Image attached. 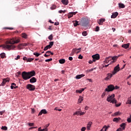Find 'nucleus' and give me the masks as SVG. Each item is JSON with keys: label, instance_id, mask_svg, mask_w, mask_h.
<instances>
[{"label": "nucleus", "instance_id": "1", "mask_svg": "<svg viewBox=\"0 0 131 131\" xmlns=\"http://www.w3.org/2000/svg\"><path fill=\"white\" fill-rule=\"evenodd\" d=\"M18 42H20V40L17 39L16 40H14V39H11L6 42V44L1 46V47L3 49H7L9 51H10V50H14L16 47L14 46L13 45H15V43H18Z\"/></svg>", "mask_w": 131, "mask_h": 131}, {"label": "nucleus", "instance_id": "2", "mask_svg": "<svg viewBox=\"0 0 131 131\" xmlns=\"http://www.w3.org/2000/svg\"><path fill=\"white\" fill-rule=\"evenodd\" d=\"M115 94H113L109 97H107L106 101L107 102H110V103H112V104H116L117 103V100L115 99Z\"/></svg>", "mask_w": 131, "mask_h": 131}, {"label": "nucleus", "instance_id": "3", "mask_svg": "<svg viewBox=\"0 0 131 131\" xmlns=\"http://www.w3.org/2000/svg\"><path fill=\"white\" fill-rule=\"evenodd\" d=\"M80 24L81 25V26L86 27L88 25H89V19L84 17L82 18L80 21Z\"/></svg>", "mask_w": 131, "mask_h": 131}, {"label": "nucleus", "instance_id": "4", "mask_svg": "<svg viewBox=\"0 0 131 131\" xmlns=\"http://www.w3.org/2000/svg\"><path fill=\"white\" fill-rule=\"evenodd\" d=\"M21 76L24 80H27V79H29L30 78L28 72H23L21 73Z\"/></svg>", "mask_w": 131, "mask_h": 131}, {"label": "nucleus", "instance_id": "5", "mask_svg": "<svg viewBox=\"0 0 131 131\" xmlns=\"http://www.w3.org/2000/svg\"><path fill=\"white\" fill-rule=\"evenodd\" d=\"M114 91V85L112 84H110L107 86V88L105 89V92L107 93H109L110 92H113Z\"/></svg>", "mask_w": 131, "mask_h": 131}, {"label": "nucleus", "instance_id": "6", "mask_svg": "<svg viewBox=\"0 0 131 131\" xmlns=\"http://www.w3.org/2000/svg\"><path fill=\"white\" fill-rule=\"evenodd\" d=\"M27 90H29V91L32 92L33 91H34V90H35V86L31 84H28L27 85Z\"/></svg>", "mask_w": 131, "mask_h": 131}, {"label": "nucleus", "instance_id": "7", "mask_svg": "<svg viewBox=\"0 0 131 131\" xmlns=\"http://www.w3.org/2000/svg\"><path fill=\"white\" fill-rule=\"evenodd\" d=\"M9 81H10V78H9L3 79L2 82L0 84V86H5V85H6V83H7V82H9Z\"/></svg>", "mask_w": 131, "mask_h": 131}, {"label": "nucleus", "instance_id": "8", "mask_svg": "<svg viewBox=\"0 0 131 131\" xmlns=\"http://www.w3.org/2000/svg\"><path fill=\"white\" fill-rule=\"evenodd\" d=\"M119 55L118 56H114V57H111L110 56L108 58H110V59H108V60H110L109 61L110 62V61H111V60H113V61H111V63H115V62H116V61L117 60V59H118V58H119Z\"/></svg>", "mask_w": 131, "mask_h": 131}, {"label": "nucleus", "instance_id": "9", "mask_svg": "<svg viewBox=\"0 0 131 131\" xmlns=\"http://www.w3.org/2000/svg\"><path fill=\"white\" fill-rule=\"evenodd\" d=\"M120 71V68L119 67V64H117V66H116L114 69V70L113 71V74H116V73H117V72H118L119 71Z\"/></svg>", "mask_w": 131, "mask_h": 131}, {"label": "nucleus", "instance_id": "10", "mask_svg": "<svg viewBox=\"0 0 131 131\" xmlns=\"http://www.w3.org/2000/svg\"><path fill=\"white\" fill-rule=\"evenodd\" d=\"M81 50V48H79V49H73L72 53L70 55V56H73L74 55V53H76V54H78V53H80V50Z\"/></svg>", "mask_w": 131, "mask_h": 131}, {"label": "nucleus", "instance_id": "11", "mask_svg": "<svg viewBox=\"0 0 131 131\" xmlns=\"http://www.w3.org/2000/svg\"><path fill=\"white\" fill-rule=\"evenodd\" d=\"M92 58L93 62H96L97 60H99L100 59V55L96 54L94 55H93Z\"/></svg>", "mask_w": 131, "mask_h": 131}, {"label": "nucleus", "instance_id": "12", "mask_svg": "<svg viewBox=\"0 0 131 131\" xmlns=\"http://www.w3.org/2000/svg\"><path fill=\"white\" fill-rule=\"evenodd\" d=\"M85 114V113L84 112H81L80 111H77L75 112V113H74V115H84V114Z\"/></svg>", "mask_w": 131, "mask_h": 131}, {"label": "nucleus", "instance_id": "13", "mask_svg": "<svg viewBox=\"0 0 131 131\" xmlns=\"http://www.w3.org/2000/svg\"><path fill=\"white\" fill-rule=\"evenodd\" d=\"M113 75H115V74H113V73L112 72V74L111 73H108L106 75V77L105 78L104 80H109V79H110V78H111L112 77V76H113Z\"/></svg>", "mask_w": 131, "mask_h": 131}, {"label": "nucleus", "instance_id": "14", "mask_svg": "<svg viewBox=\"0 0 131 131\" xmlns=\"http://www.w3.org/2000/svg\"><path fill=\"white\" fill-rule=\"evenodd\" d=\"M48 113V112L46 109H43L40 111V112L38 114V116H40L42 115V114H47Z\"/></svg>", "mask_w": 131, "mask_h": 131}, {"label": "nucleus", "instance_id": "15", "mask_svg": "<svg viewBox=\"0 0 131 131\" xmlns=\"http://www.w3.org/2000/svg\"><path fill=\"white\" fill-rule=\"evenodd\" d=\"M28 73H29V76L30 77V78H31L32 76H35V71H34L28 72Z\"/></svg>", "mask_w": 131, "mask_h": 131}, {"label": "nucleus", "instance_id": "16", "mask_svg": "<svg viewBox=\"0 0 131 131\" xmlns=\"http://www.w3.org/2000/svg\"><path fill=\"white\" fill-rule=\"evenodd\" d=\"M104 21H105V19L104 18H101L100 19L98 20L97 22L99 25H102L103 23H104Z\"/></svg>", "mask_w": 131, "mask_h": 131}, {"label": "nucleus", "instance_id": "17", "mask_svg": "<svg viewBox=\"0 0 131 131\" xmlns=\"http://www.w3.org/2000/svg\"><path fill=\"white\" fill-rule=\"evenodd\" d=\"M37 81V79H36V78L34 77H32L30 79V82H31V83H34V82H36Z\"/></svg>", "mask_w": 131, "mask_h": 131}, {"label": "nucleus", "instance_id": "18", "mask_svg": "<svg viewBox=\"0 0 131 131\" xmlns=\"http://www.w3.org/2000/svg\"><path fill=\"white\" fill-rule=\"evenodd\" d=\"M118 16V12H116L113 13V14L111 15V18L112 19H114L116 18V17H117Z\"/></svg>", "mask_w": 131, "mask_h": 131}, {"label": "nucleus", "instance_id": "19", "mask_svg": "<svg viewBox=\"0 0 131 131\" xmlns=\"http://www.w3.org/2000/svg\"><path fill=\"white\" fill-rule=\"evenodd\" d=\"M92 124H93V122H89V123L87 125V129H88V130H90V129L91 128V126H92Z\"/></svg>", "mask_w": 131, "mask_h": 131}, {"label": "nucleus", "instance_id": "20", "mask_svg": "<svg viewBox=\"0 0 131 131\" xmlns=\"http://www.w3.org/2000/svg\"><path fill=\"white\" fill-rule=\"evenodd\" d=\"M121 118H120V117L119 118H115L113 119V121H114V122H118V121H119V120H121Z\"/></svg>", "mask_w": 131, "mask_h": 131}, {"label": "nucleus", "instance_id": "21", "mask_svg": "<svg viewBox=\"0 0 131 131\" xmlns=\"http://www.w3.org/2000/svg\"><path fill=\"white\" fill-rule=\"evenodd\" d=\"M84 74L78 75L76 76V78L77 79H80V78H81L82 77H84Z\"/></svg>", "mask_w": 131, "mask_h": 131}, {"label": "nucleus", "instance_id": "22", "mask_svg": "<svg viewBox=\"0 0 131 131\" xmlns=\"http://www.w3.org/2000/svg\"><path fill=\"white\" fill-rule=\"evenodd\" d=\"M73 23L74 24V27H76V26L79 25V24H78V21L77 20L73 21Z\"/></svg>", "mask_w": 131, "mask_h": 131}, {"label": "nucleus", "instance_id": "23", "mask_svg": "<svg viewBox=\"0 0 131 131\" xmlns=\"http://www.w3.org/2000/svg\"><path fill=\"white\" fill-rule=\"evenodd\" d=\"M119 7L120 9H124V8H125V5L122 3H119Z\"/></svg>", "mask_w": 131, "mask_h": 131}, {"label": "nucleus", "instance_id": "24", "mask_svg": "<svg viewBox=\"0 0 131 131\" xmlns=\"http://www.w3.org/2000/svg\"><path fill=\"white\" fill-rule=\"evenodd\" d=\"M129 47V43L122 45V48L124 49H127Z\"/></svg>", "mask_w": 131, "mask_h": 131}, {"label": "nucleus", "instance_id": "25", "mask_svg": "<svg viewBox=\"0 0 131 131\" xmlns=\"http://www.w3.org/2000/svg\"><path fill=\"white\" fill-rule=\"evenodd\" d=\"M61 3L63 5H66V6H67L68 5V3H69L68 0H61Z\"/></svg>", "mask_w": 131, "mask_h": 131}, {"label": "nucleus", "instance_id": "26", "mask_svg": "<svg viewBox=\"0 0 131 131\" xmlns=\"http://www.w3.org/2000/svg\"><path fill=\"white\" fill-rule=\"evenodd\" d=\"M126 125V124L125 123H122L121 125L120 126L121 127H122V129L124 130L125 129V126Z\"/></svg>", "mask_w": 131, "mask_h": 131}, {"label": "nucleus", "instance_id": "27", "mask_svg": "<svg viewBox=\"0 0 131 131\" xmlns=\"http://www.w3.org/2000/svg\"><path fill=\"white\" fill-rule=\"evenodd\" d=\"M59 62L60 64H64L66 62V60L64 59H61L59 60Z\"/></svg>", "mask_w": 131, "mask_h": 131}, {"label": "nucleus", "instance_id": "28", "mask_svg": "<svg viewBox=\"0 0 131 131\" xmlns=\"http://www.w3.org/2000/svg\"><path fill=\"white\" fill-rule=\"evenodd\" d=\"M38 131H48V128H45L44 129H41V127H40L38 128Z\"/></svg>", "mask_w": 131, "mask_h": 131}, {"label": "nucleus", "instance_id": "29", "mask_svg": "<svg viewBox=\"0 0 131 131\" xmlns=\"http://www.w3.org/2000/svg\"><path fill=\"white\" fill-rule=\"evenodd\" d=\"M52 47H51L50 45H47L46 47H45L43 51H47V50H49V49H51Z\"/></svg>", "mask_w": 131, "mask_h": 131}, {"label": "nucleus", "instance_id": "30", "mask_svg": "<svg viewBox=\"0 0 131 131\" xmlns=\"http://www.w3.org/2000/svg\"><path fill=\"white\" fill-rule=\"evenodd\" d=\"M82 101H83V97L80 96L78 100V103H81Z\"/></svg>", "mask_w": 131, "mask_h": 131}, {"label": "nucleus", "instance_id": "31", "mask_svg": "<svg viewBox=\"0 0 131 131\" xmlns=\"http://www.w3.org/2000/svg\"><path fill=\"white\" fill-rule=\"evenodd\" d=\"M50 53H51V51H50L46 52V53L44 55V56L50 57Z\"/></svg>", "mask_w": 131, "mask_h": 131}, {"label": "nucleus", "instance_id": "32", "mask_svg": "<svg viewBox=\"0 0 131 131\" xmlns=\"http://www.w3.org/2000/svg\"><path fill=\"white\" fill-rule=\"evenodd\" d=\"M21 37H23V38H27V34H26V33H23L21 34Z\"/></svg>", "mask_w": 131, "mask_h": 131}, {"label": "nucleus", "instance_id": "33", "mask_svg": "<svg viewBox=\"0 0 131 131\" xmlns=\"http://www.w3.org/2000/svg\"><path fill=\"white\" fill-rule=\"evenodd\" d=\"M83 91H84V89H82L80 90H77L76 91V93H79V94H81V93H82V92H83Z\"/></svg>", "mask_w": 131, "mask_h": 131}, {"label": "nucleus", "instance_id": "34", "mask_svg": "<svg viewBox=\"0 0 131 131\" xmlns=\"http://www.w3.org/2000/svg\"><path fill=\"white\" fill-rule=\"evenodd\" d=\"M0 56L2 59H4L6 57V54H5V53H2L0 54Z\"/></svg>", "mask_w": 131, "mask_h": 131}, {"label": "nucleus", "instance_id": "35", "mask_svg": "<svg viewBox=\"0 0 131 131\" xmlns=\"http://www.w3.org/2000/svg\"><path fill=\"white\" fill-rule=\"evenodd\" d=\"M1 129H3V130H8V127L6 126H3L1 128Z\"/></svg>", "mask_w": 131, "mask_h": 131}, {"label": "nucleus", "instance_id": "36", "mask_svg": "<svg viewBox=\"0 0 131 131\" xmlns=\"http://www.w3.org/2000/svg\"><path fill=\"white\" fill-rule=\"evenodd\" d=\"M108 59H110V57H106V58H105V60L104 61V63H109V60H108Z\"/></svg>", "mask_w": 131, "mask_h": 131}, {"label": "nucleus", "instance_id": "37", "mask_svg": "<svg viewBox=\"0 0 131 131\" xmlns=\"http://www.w3.org/2000/svg\"><path fill=\"white\" fill-rule=\"evenodd\" d=\"M69 19H70V18H72V17H73V14H72V12H70L68 15Z\"/></svg>", "mask_w": 131, "mask_h": 131}, {"label": "nucleus", "instance_id": "38", "mask_svg": "<svg viewBox=\"0 0 131 131\" xmlns=\"http://www.w3.org/2000/svg\"><path fill=\"white\" fill-rule=\"evenodd\" d=\"M105 128V131H107V129H108V127H106V125L104 126L103 128L100 130V131L104 130V129Z\"/></svg>", "mask_w": 131, "mask_h": 131}, {"label": "nucleus", "instance_id": "39", "mask_svg": "<svg viewBox=\"0 0 131 131\" xmlns=\"http://www.w3.org/2000/svg\"><path fill=\"white\" fill-rule=\"evenodd\" d=\"M107 91H105V90H104V92L102 93V94L101 95V98H104V97H105V96H106V92Z\"/></svg>", "mask_w": 131, "mask_h": 131}, {"label": "nucleus", "instance_id": "40", "mask_svg": "<svg viewBox=\"0 0 131 131\" xmlns=\"http://www.w3.org/2000/svg\"><path fill=\"white\" fill-rule=\"evenodd\" d=\"M48 39L49 40H53V34H51L49 37Z\"/></svg>", "mask_w": 131, "mask_h": 131}, {"label": "nucleus", "instance_id": "41", "mask_svg": "<svg viewBox=\"0 0 131 131\" xmlns=\"http://www.w3.org/2000/svg\"><path fill=\"white\" fill-rule=\"evenodd\" d=\"M33 55H34L35 56H36V57H38L39 56H40V54L37 53V52H34L33 53Z\"/></svg>", "mask_w": 131, "mask_h": 131}, {"label": "nucleus", "instance_id": "42", "mask_svg": "<svg viewBox=\"0 0 131 131\" xmlns=\"http://www.w3.org/2000/svg\"><path fill=\"white\" fill-rule=\"evenodd\" d=\"M82 34L83 36H86V35H88V33L86 32V31H84L82 33Z\"/></svg>", "mask_w": 131, "mask_h": 131}, {"label": "nucleus", "instance_id": "43", "mask_svg": "<svg viewBox=\"0 0 131 131\" xmlns=\"http://www.w3.org/2000/svg\"><path fill=\"white\" fill-rule=\"evenodd\" d=\"M127 122H128V123H130V122H131V115H130V117L128 118L127 119Z\"/></svg>", "mask_w": 131, "mask_h": 131}, {"label": "nucleus", "instance_id": "44", "mask_svg": "<svg viewBox=\"0 0 131 131\" xmlns=\"http://www.w3.org/2000/svg\"><path fill=\"white\" fill-rule=\"evenodd\" d=\"M29 45V43H21L22 47H27Z\"/></svg>", "mask_w": 131, "mask_h": 131}, {"label": "nucleus", "instance_id": "45", "mask_svg": "<svg viewBox=\"0 0 131 131\" xmlns=\"http://www.w3.org/2000/svg\"><path fill=\"white\" fill-rule=\"evenodd\" d=\"M34 60V58H28L27 62H31L32 61H33Z\"/></svg>", "mask_w": 131, "mask_h": 131}, {"label": "nucleus", "instance_id": "46", "mask_svg": "<svg viewBox=\"0 0 131 131\" xmlns=\"http://www.w3.org/2000/svg\"><path fill=\"white\" fill-rule=\"evenodd\" d=\"M120 115V113L119 112H117L114 113L115 116H117V115Z\"/></svg>", "mask_w": 131, "mask_h": 131}, {"label": "nucleus", "instance_id": "47", "mask_svg": "<svg viewBox=\"0 0 131 131\" xmlns=\"http://www.w3.org/2000/svg\"><path fill=\"white\" fill-rule=\"evenodd\" d=\"M49 46H50V47H53V46H54V41H51L49 42Z\"/></svg>", "mask_w": 131, "mask_h": 131}, {"label": "nucleus", "instance_id": "48", "mask_svg": "<svg viewBox=\"0 0 131 131\" xmlns=\"http://www.w3.org/2000/svg\"><path fill=\"white\" fill-rule=\"evenodd\" d=\"M18 49H19V50H21V49H22V43L19 44L18 47H17Z\"/></svg>", "mask_w": 131, "mask_h": 131}, {"label": "nucleus", "instance_id": "49", "mask_svg": "<svg viewBox=\"0 0 131 131\" xmlns=\"http://www.w3.org/2000/svg\"><path fill=\"white\" fill-rule=\"evenodd\" d=\"M65 12H66V11H62V10H60L58 11V13H59V14H62V13H65Z\"/></svg>", "mask_w": 131, "mask_h": 131}, {"label": "nucleus", "instance_id": "50", "mask_svg": "<svg viewBox=\"0 0 131 131\" xmlns=\"http://www.w3.org/2000/svg\"><path fill=\"white\" fill-rule=\"evenodd\" d=\"M51 61H53L52 58H50V59H46L45 60V62H51Z\"/></svg>", "mask_w": 131, "mask_h": 131}, {"label": "nucleus", "instance_id": "51", "mask_svg": "<svg viewBox=\"0 0 131 131\" xmlns=\"http://www.w3.org/2000/svg\"><path fill=\"white\" fill-rule=\"evenodd\" d=\"M96 69H97L96 68H94L93 69H91L90 70H89L88 71H89V72H91L92 71H94V70H96Z\"/></svg>", "mask_w": 131, "mask_h": 131}, {"label": "nucleus", "instance_id": "52", "mask_svg": "<svg viewBox=\"0 0 131 131\" xmlns=\"http://www.w3.org/2000/svg\"><path fill=\"white\" fill-rule=\"evenodd\" d=\"M99 30H100V27H99V26H97L96 29H95V31H99Z\"/></svg>", "mask_w": 131, "mask_h": 131}, {"label": "nucleus", "instance_id": "53", "mask_svg": "<svg viewBox=\"0 0 131 131\" xmlns=\"http://www.w3.org/2000/svg\"><path fill=\"white\" fill-rule=\"evenodd\" d=\"M23 59L24 61H27V62H28V58H27V57H26L25 56H24Z\"/></svg>", "mask_w": 131, "mask_h": 131}, {"label": "nucleus", "instance_id": "54", "mask_svg": "<svg viewBox=\"0 0 131 131\" xmlns=\"http://www.w3.org/2000/svg\"><path fill=\"white\" fill-rule=\"evenodd\" d=\"M28 125H29V126H33V125H34V123H29Z\"/></svg>", "mask_w": 131, "mask_h": 131}, {"label": "nucleus", "instance_id": "55", "mask_svg": "<svg viewBox=\"0 0 131 131\" xmlns=\"http://www.w3.org/2000/svg\"><path fill=\"white\" fill-rule=\"evenodd\" d=\"M51 10H55L56 9V6L55 5H53L51 7Z\"/></svg>", "mask_w": 131, "mask_h": 131}, {"label": "nucleus", "instance_id": "56", "mask_svg": "<svg viewBox=\"0 0 131 131\" xmlns=\"http://www.w3.org/2000/svg\"><path fill=\"white\" fill-rule=\"evenodd\" d=\"M118 89H119V87L118 86H114V90H118Z\"/></svg>", "mask_w": 131, "mask_h": 131}, {"label": "nucleus", "instance_id": "57", "mask_svg": "<svg viewBox=\"0 0 131 131\" xmlns=\"http://www.w3.org/2000/svg\"><path fill=\"white\" fill-rule=\"evenodd\" d=\"M82 58H83V57L81 54H80V55H79L78 59H82Z\"/></svg>", "mask_w": 131, "mask_h": 131}, {"label": "nucleus", "instance_id": "58", "mask_svg": "<svg viewBox=\"0 0 131 131\" xmlns=\"http://www.w3.org/2000/svg\"><path fill=\"white\" fill-rule=\"evenodd\" d=\"M86 129V128L85 127H82L81 130V131H85Z\"/></svg>", "mask_w": 131, "mask_h": 131}, {"label": "nucleus", "instance_id": "59", "mask_svg": "<svg viewBox=\"0 0 131 131\" xmlns=\"http://www.w3.org/2000/svg\"><path fill=\"white\" fill-rule=\"evenodd\" d=\"M20 59V55H18L16 58H15V60H19Z\"/></svg>", "mask_w": 131, "mask_h": 131}, {"label": "nucleus", "instance_id": "60", "mask_svg": "<svg viewBox=\"0 0 131 131\" xmlns=\"http://www.w3.org/2000/svg\"><path fill=\"white\" fill-rule=\"evenodd\" d=\"M69 60H70V61H72L73 60V57H69Z\"/></svg>", "mask_w": 131, "mask_h": 131}, {"label": "nucleus", "instance_id": "61", "mask_svg": "<svg viewBox=\"0 0 131 131\" xmlns=\"http://www.w3.org/2000/svg\"><path fill=\"white\" fill-rule=\"evenodd\" d=\"M123 130V129L121 128H119L117 129L116 131H122Z\"/></svg>", "mask_w": 131, "mask_h": 131}, {"label": "nucleus", "instance_id": "62", "mask_svg": "<svg viewBox=\"0 0 131 131\" xmlns=\"http://www.w3.org/2000/svg\"><path fill=\"white\" fill-rule=\"evenodd\" d=\"M4 113H5V111H3L0 112V115H3V114H4Z\"/></svg>", "mask_w": 131, "mask_h": 131}, {"label": "nucleus", "instance_id": "63", "mask_svg": "<svg viewBox=\"0 0 131 131\" xmlns=\"http://www.w3.org/2000/svg\"><path fill=\"white\" fill-rule=\"evenodd\" d=\"M127 104H131V100L128 99L127 101Z\"/></svg>", "mask_w": 131, "mask_h": 131}, {"label": "nucleus", "instance_id": "64", "mask_svg": "<svg viewBox=\"0 0 131 131\" xmlns=\"http://www.w3.org/2000/svg\"><path fill=\"white\" fill-rule=\"evenodd\" d=\"M93 62H94L93 60H89V64H93Z\"/></svg>", "mask_w": 131, "mask_h": 131}]
</instances>
